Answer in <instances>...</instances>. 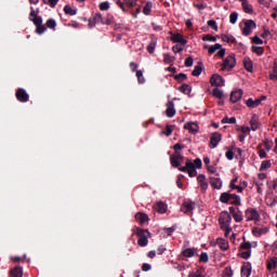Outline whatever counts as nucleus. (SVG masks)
I'll use <instances>...</instances> for the list:
<instances>
[{"label":"nucleus","mask_w":277,"mask_h":277,"mask_svg":"<svg viewBox=\"0 0 277 277\" xmlns=\"http://www.w3.org/2000/svg\"><path fill=\"white\" fill-rule=\"evenodd\" d=\"M230 222H233V216L227 211L221 212L219 216V225L221 230H224V237L228 238V236L233 233V227H230Z\"/></svg>","instance_id":"f257e3e1"},{"label":"nucleus","mask_w":277,"mask_h":277,"mask_svg":"<svg viewBox=\"0 0 277 277\" xmlns=\"http://www.w3.org/2000/svg\"><path fill=\"white\" fill-rule=\"evenodd\" d=\"M30 14H29V21H31V23H34L35 27H36V34H38L39 36H42V34H44L47 31V26H44V24H42V17L38 16V12H36V10L34 8H30Z\"/></svg>","instance_id":"f03ea898"},{"label":"nucleus","mask_w":277,"mask_h":277,"mask_svg":"<svg viewBox=\"0 0 277 277\" xmlns=\"http://www.w3.org/2000/svg\"><path fill=\"white\" fill-rule=\"evenodd\" d=\"M134 235L138 237L137 243L141 248H146V246H148V237H150V232H148V229L136 227Z\"/></svg>","instance_id":"7ed1b4c3"},{"label":"nucleus","mask_w":277,"mask_h":277,"mask_svg":"<svg viewBox=\"0 0 277 277\" xmlns=\"http://www.w3.org/2000/svg\"><path fill=\"white\" fill-rule=\"evenodd\" d=\"M245 217L247 222H261V214L259 213V210L256 208H248L245 211Z\"/></svg>","instance_id":"20e7f679"},{"label":"nucleus","mask_w":277,"mask_h":277,"mask_svg":"<svg viewBox=\"0 0 277 277\" xmlns=\"http://www.w3.org/2000/svg\"><path fill=\"white\" fill-rule=\"evenodd\" d=\"M235 66H237V58H235V54H230L224 58L222 70H233Z\"/></svg>","instance_id":"39448f33"},{"label":"nucleus","mask_w":277,"mask_h":277,"mask_svg":"<svg viewBox=\"0 0 277 277\" xmlns=\"http://www.w3.org/2000/svg\"><path fill=\"white\" fill-rule=\"evenodd\" d=\"M205 49H208V53H210V55H213V53L217 52L219 57H224V55H226V49L222 48V44L220 43H215L212 47L209 45H205Z\"/></svg>","instance_id":"423d86ee"},{"label":"nucleus","mask_w":277,"mask_h":277,"mask_svg":"<svg viewBox=\"0 0 277 277\" xmlns=\"http://www.w3.org/2000/svg\"><path fill=\"white\" fill-rule=\"evenodd\" d=\"M179 170L180 172H187L190 179H193V176H196V168L194 167V162H192L190 160H187L185 162V167H182Z\"/></svg>","instance_id":"0eeeda50"},{"label":"nucleus","mask_w":277,"mask_h":277,"mask_svg":"<svg viewBox=\"0 0 277 277\" xmlns=\"http://www.w3.org/2000/svg\"><path fill=\"white\" fill-rule=\"evenodd\" d=\"M229 213L235 222H243V212L239 208L229 207Z\"/></svg>","instance_id":"6e6552de"},{"label":"nucleus","mask_w":277,"mask_h":277,"mask_svg":"<svg viewBox=\"0 0 277 277\" xmlns=\"http://www.w3.org/2000/svg\"><path fill=\"white\" fill-rule=\"evenodd\" d=\"M222 142V133L213 132L210 136L209 148H217V144Z\"/></svg>","instance_id":"1a4fd4ad"},{"label":"nucleus","mask_w":277,"mask_h":277,"mask_svg":"<svg viewBox=\"0 0 277 277\" xmlns=\"http://www.w3.org/2000/svg\"><path fill=\"white\" fill-rule=\"evenodd\" d=\"M170 40H172L174 42V44H182V47H185V44H187V39L183 38V35L176 32H172L170 31Z\"/></svg>","instance_id":"9d476101"},{"label":"nucleus","mask_w":277,"mask_h":277,"mask_svg":"<svg viewBox=\"0 0 277 277\" xmlns=\"http://www.w3.org/2000/svg\"><path fill=\"white\" fill-rule=\"evenodd\" d=\"M15 96L19 103H27L29 101V93L25 89H17Z\"/></svg>","instance_id":"9b49d317"},{"label":"nucleus","mask_w":277,"mask_h":277,"mask_svg":"<svg viewBox=\"0 0 277 277\" xmlns=\"http://www.w3.org/2000/svg\"><path fill=\"white\" fill-rule=\"evenodd\" d=\"M252 29H256V23L252 19H248L245 22V28L242 29L243 36H250L252 34Z\"/></svg>","instance_id":"f8f14e48"},{"label":"nucleus","mask_w":277,"mask_h":277,"mask_svg":"<svg viewBox=\"0 0 277 277\" xmlns=\"http://www.w3.org/2000/svg\"><path fill=\"white\" fill-rule=\"evenodd\" d=\"M210 83L216 88H222V85H224V78L217 74H214L210 79Z\"/></svg>","instance_id":"ddd939ff"},{"label":"nucleus","mask_w":277,"mask_h":277,"mask_svg":"<svg viewBox=\"0 0 277 277\" xmlns=\"http://www.w3.org/2000/svg\"><path fill=\"white\" fill-rule=\"evenodd\" d=\"M269 233V228L267 226L253 227L252 234L254 237H263V235H267Z\"/></svg>","instance_id":"4468645a"},{"label":"nucleus","mask_w":277,"mask_h":277,"mask_svg":"<svg viewBox=\"0 0 277 277\" xmlns=\"http://www.w3.org/2000/svg\"><path fill=\"white\" fill-rule=\"evenodd\" d=\"M194 207H195L194 201H185L181 207V211L183 213H186V215H189L192 214V211H194Z\"/></svg>","instance_id":"2eb2a0df"},{"label":"nucleus","mask_w":277,"mask_h":277,"mask_svg":"<svg viewBox=\"0 0 277 277\" xmlns=\"http://www.w3.org/2000/svg\"><path fill=\"white\" fill-rule=\"evenodd\" d=\"M214 246H219L220 250H222L223 252H226L230 248V246L228 245V240L224 238H217L214 242Z\"/></svg>","instance_id":"dca6fc26"},{"label":"nucleus","mask_w":277,"mask_h":277,"mask_svg":"<svg viewBox=\"0 0 277 277\" xmlns=\"http://www.w3.org/2000/svg\"><path fill=\"white\" fill-rule=\"evenodd\" d=\"M168 118H174L176 116V109L174 108V102L169 101L167 103V110H166Z\"/></svg>","instance_id":"f3484780"},{"label":"nucleus","mask_w":277,"mask_h":277,"mask_svg":"<svg viewBox=\"0 0 277 277\" xmlns=\"http://www.w3.org/2000/svg\"><path fill=\"white\" fill-rule=\"evenodd\" d=\"M182 256H185L186 259H192L194 256H198V249L187 248L182 251Z\"/></svg>","instance_id":"a211bd4d"},{"label":"nucleus","mask_w":277,"mask_h":277,"mask_svg":"<svg viewBox=\"0 0 277 277\" xmlns=\"http://www.w3.org/2000/svg\"><path fill=\"white\" fill-rule=\"evenodd\" d=\"M197 181L200 184L201 192H207V189H209V183H207V176H205V174H199Z\"/></svg>","instance_id":"6ab92c4d"},{"label":"nucleus","mask_w":277,"mask_h":277,"mask_svg":"<svg viewBox=\"0 0 277 277\" xmlns=\"http://www.w3.org/2000/svg\"><path fill=\"white\" fill-rule=\"evenodd\" d=\"M267 97L266 96H262L261 98H256V100H252L249 98L246 103L247 107H259V105H261L262 101H265Z\"/></svg>","instance_id":"aec40b11"},{"label":"nucleus","mask_w":277,"mask_h":277,"mask_svg":"<svg viewBox=\"0 0 277 277\" xmlns=\"http://www.w3.org/2000/svg\"><path fill=\"white\" fill-rule=\"evenodd\" d=\"M251 131H259L261 129V122L259 121V116L253 115L250 120Z\"/></svg>","instance_id":"412c9836"},{"label":"nucleus","mask_w":277,"mask_h":277,"mask_svg":"<svg viewBox=\"0 0 277 277\" xmlns=\"http://www.w3.org/2000/svg\"><path fill=\"white\" fill-rule=\"evenodd\" d=\"M184 129H186V131H189V133L196 134L198 132V123L196 122H187L186 124H184Z\"/></svg>","instance_id":"4be33fe9"},{"label":"nucleus","mask_w":277,"mask_h":277,"mask_svg":"<svg viewBox=\"0 0 277 277\" xmlns=\"http://www.w3.org/2000/svg\"><path fill=\"white\" fill-rule=\"evenodd\" d=\"M183 159L184 158L181 156V154L172 156L170 159L171 166H173V168H179V166H181V163H183Z\"/></svg>","instance_id":"5701e85b"},{"label":"nucleus","mask_w":277,"mask_h":277,"mask_svg":"<svg viewBox=\"0 0 277 277\" xmlns=\"http://www.w3.org/2000/svg\"><path fill=\"white\" fill-rule=\"evenodd\" d=\"M241 277H250L252 274V265L250 263L245 264L240 271Z\"/></svg>","instance_id":"b1692460"},{"label":"nucleus","mask_w":277,"mask_h":277,"mask_svg":"<svg viewBox=\"0 0 277 277\" xmlns=\"http://www.w3.org/2000/svg\"><path fill=\"white\" fill-rule=\"evenodd\" d=\"M210 185L214 189H222V180L220 177L212 176L210 177Z\"/></svg>","instance_id":"393cba45"},{"label":"nucleus","mask_w":277,"mask_h":277,"mask_svg":"<svg viewBox=\"0 0 277 277\" xmlns=\"http://www.w3.org/2000/svg\"><path fill=\"white\" fill-rule=\"evenodd\" d=\"M243 96V91L242 90H237V91H234L232 92L230 94V101L233 103H237L239 101H241V97Z\"/></svg>","instance_id":"a878e982"},{"label":"nucleus","mask_w":277,"mask_h":277,"mask_svg":"<svg viewBox=\"0 0 277 277\" xmlns=\"http://www.w3.org/2000/svg\"><path fill=\"white\" fill-rule=\"evenodd\" d=\"M135 220L136 222H140L142 226L148 223V216L146 215V213H142V212L136 213Z\"/></svg>","instance_id":"bb28decb"},{"label":"nucleus","mask_w":277,"mask_h":277,"mask_svg":"<svg viewBox=\"0 0 277 277\" xmlns=\"http://www.w3.org/2000/svg\"><path fill=\"white\" fill-rule=\"evenodd\" d=\"M221 40L223 42H227V44H235L237 42L235 37H233V35H228V34L221 35Z\"/></svg>","instance_id":"cd10ccee"},{"label":"nucleus","mask_w":277,"mask_h":277,"mask_svg":"<svg viewBox=\"0 0 277 277\" xmlns=\"http://www.w3.org/2000/svg\"><path fill=\"white\" fill-rule=\"evenodd\" d=\"M229 203L235 205L236 207H241V197L238 195L232 194L229 197Z\"/></svg>","instance_id":"c85d7f7f"},{"label":"nucleus","mask_w":277,"mask_h":277,"mask_svg":"<svg viewBox=\"0 0 277 277\" xmlns=\"http://www.w3.org/2000/svg\"><path fill=\"white\" fill-rule=\"evenodd\" d=\"M242 2V9L246 14H252L254 12V9L252 8V4L248 3V0H240Z\"/></svg>","instance_id":"c756f323"},{"label":"nucleus","mask_w":277,"mask_h":277,"mask_svg":"<svg viewBox=\"0 0 277 277\" xmlns=\"http://www.w3.org/2000/svg\"><path fill=\"white\" fill-rule=\"evenodd\" d=\"M10 277H23V267L16 266L11 269Z\"/></svg>","instance_id":"7c9ffc66"},{"label":"nucleus","mask_w":277,"mask_h":277,"mask_svg":"<svg viewBox=\"0 0 277 277\" xmlns=\"http://www.w3.org/2000/svg\"><path fill=\"white\" fill-rule=\"evenodd\" d=\"M174 132V126L167 124L166 130L160 131V135H166L167 137H170L172 133Z\"/></svg>","instance_id":"2f4dec72"},{"label":"nucleus","mask_w":277,"mask_h":277,"mask_svg":"<svg viewBox=\"0 0 277 277\" xmlns=\"http://www.w3.org/2000/svg\"><path fill=\"white\" fill-rule=\"evenodd\" d=\"M64 13L67 14L68 16H75L77 14V9L72 8L69 4H66L64 6Z\"/></svg>","instance_id":"473e14b6"},{"label":"nucleus","mask_w":277,"mask_h":277,"mask_svg":"<svg viewBox=\"0 0 277 277\" xmlns=\"http://www.w3.org/2000/svg\"><path fill=\"white\" fill-rule=\"evenodd\" d=\"M156 211H158V213H166V211H168V206L163 203V201H159L156 205Z\"/></svg>","instance_id":"72a5a7b5"},{"label":"nucleus","mask_w":277,"mask_h":277,"mask_svg":"<svg viewBox=\"0 0 277 277\" xmlns=\"http://www.w3.org/2000/svg\"><path fill=\"white\" fill-rule=\"evenodd\" d=\"M150 12H153V3L150 1H147L145 6L143 8V14H145V16H150Z\"/></svg>","instance_id":"f704fd0d"},{"label":"nucleus","mask_w":277,"mask_h":277,"mask_svg":"<svg viewBox=\"0 0 277 277\" xmlns=\"http://www.w3.org/2000/svg\"><path fill=\"white\" fill-rule=\"evenodd\" d=\"M48 29H52V31H55L57 29V22L53 18H49L45 23Z\"/></svg>","instance_id":"c9c22d12"},{"label":"nucleus","mask_w":277,"mask_h":277,"mask_svg":"<svg viewBox=\"0 0 277 277\" xmlns=\"http://www.w3.org/2000/svg\"><path fill=\"white\" fill-rule=\"evenodd\" d=\"M230 196H232V194H229V193L221 194L220 202H223V205H227V202H230Z\"/></svg>","instance_id":"e433bc0d"},{"label":"nucleus","mask_w":277,"mask_h":277,"mask_svg":"<svg viewBox=\"0 0 277 277\" xmlns=\"http://www.w3.org/2000/svg\"><path fill=\"white\" fill-rule=\"evenodd\" d=\"M272 168V161L271 160H264L261 163L260 172H265V170H269Z\"/></svg>","instance_id":"4c0bfd02"},{"label":"nucleus","mask_w":277,"mask_h":277,"mask_svg":"<svg viewBox=\"0 0 277 277\" xmlns=\"http://www.w3.org/2000/svg\"><path fill=\"white\" fill-rule=\"evenodd\" d=\"M243 66H245L246 70H248V72H252L253 64H252V61L250 58H245L243 60Z\"/></svg>","instance_id":"58836bf2"},{"label":"nucleus","mask_w":277,"mask_h":277,"mask_svg":"<svg viewBox=\"0 0 277 277\" xmlns=\"http://www.w3.org/2000/svg\"><path fill=\"white\" fill-rule=\"evenodd\" d=\"M96 23H103V14L101 13H96L94 16H93V19L90 21V25H96Z\"/></svg>","instance_id":"ea45409f"},{"label":"nucleus","mask_w":277,"mask_h":277,"mask_svg":"<svg viewBox=\"0 0 277 277\" xmlns=\"http://www.w3.org/2000/svg\"><path fill=\"white\" fill-rule=\"evenodd\" d=\"M276 267H277V258H273V259L268 260L267 269H269V272H272V269H276Z\"/></svg>","instance_id":"a19ab883"},{"label":"nucleus","mask_w":277,"mask_h":277,"mask_svg":"<svg viewBox=\"0 0 277 277\" xmlns=\"http://www.w3.org/2000/svg\"><path fill=\"white\" fill-rule=\"evenodd\" d=\"M114 3H116V5H118V8H120V10H122V12L124 14H127L129 12V9H127L124 2H122V0H113Z\"/></svg>","instance_id":"79ce46f5"},{"label":"nucleus","mask_w":277,"mask_h":277,"mask_svg":"<svg viewBox=\"0 0 277 277\" xmlns=\"http://www.w3.org/2000/svg\"><path fill=\"white\" fill-rule=\"evenodd\" d=\"M180 92H182V94H190L192 93V87L189 84H182L179 88Z\"/></svg>","instance_id":"37998d69"},{"label":"nucleus","mask_w":277,"mask_h":277,"mask_svg":"<svg viewBox=\"0 0 277 277\" xmlns=\"http://www.w3.org/2000/svg\"><path fill=\"white\" fill-rule=\"evenodd\" d=\"M269 79L277 81V60L274 62L273 72L269 75Z\"/></svg>","instance_id":"c03bdc74"},{"label":"nucleus","mask_w":277,"mask_h":277,"mask_svg":"<svg viewBox=\"0 0 277 277\" xmlns=\"http://www.w3.org/2000/svg\"><path fill=\"white\" fill-rule=\"evenodd\" d=\"M157 49V40H151L150 43L147 47L148 53L153 54L155 53V50Z\"/></svg>","instance_id":"a18cd8bd"},{"label":"nucleus","mask_w":277,"mask_h":277,"mask_svg":"<svg viewBox=\"0 0 277 277\" xmlns=\"http://www.w3.org/2000/svg\"><path fill=\"white\" fill-rule=\"evenodd\" d=\"M101 12H107L109 8H111V4L108 1L101 2L98 5Z\"/></svg>","instance_id":"49530a36"},{"label":"nucleus","mask_w":277,"mask_h":277,"mask_svg":"<svg viewBox=\"0 0 277 277\" xmlns=\"http://www.w3.org/2000/svg\"><path fill=\"white\" fill-rule=\"evenodd\" d=\"M236 122H237V118H235V117H230V118L224 117L222 119L223 124H235Z\"/></svg>","instance_id":"de8ad7c7"},{"label":"nucleus","mask_w":277,"mask_h":277,"mask_svg":"<svg viewBox=\"0 0 277 277\" xmlns=\"http://www.w3.org/2000/svg\"><path fill=\"white\" fill-rule=\"evenodd\" d=\"M253 183L258 189V194H260V196H263V182L254 180Z\"/></svg>","instance_id":"09e8293b"},{"label":"nucleus","mask_w":277,"mask_h":277,"mask_svg":"<svg viewBox=\"0 0 277 277\" xmlns=\"http://www.w3.org/2000/svg\"><path fill=\"white\" fill-rule=\"evenodd\" d=\"M212 95L214 96V98H224V92L220 89H214L212 91Z\"/></svg>","instance_id":"8fccbe9b"},{"label":"nucleus","mask_w":277,"mask_h":277,"mask_svg":"<svg viewBox=\"0 0 277 277\" xmlns=\"http://www.w3.org/2000/svg\"><path fill=\"white\" fill-rule=\"evenodd\" d=\"M192 75L193 77H200L202 75V67L200 65L195 66Z\"/></svg>","instance_id":"3c124183"},{"label":"nucleus","mask_w":277,"mask_h":277,"mask_svg":"<svg viewBox=\"0 0 277 277\" xmlns=\"http://www.w3.org/2000/svg\"><path fill=\"white\" fill-rule=\"evenodd\" d=\"M203 42H217V38L211 35H205L202 37Z\"/></svg>","instance_id":"603ef678"},{"label":"nucleus","mask_w":277,"mask_h":277,"mask_svg":"<svg viewBox=\"0 0 277 277\" xmlns=\"http://www.w3.org/2000/svg\"><path fill=\"white\" fill-rule=\"evenodd\" d=\"M272 146H274V143L269 141V138L264 140V147L266 153H269L272 150Z\"/></svg>","instance_id":"864d4df0"},{"label":"nucleus","mask_w":277,"mask_h":277,"mask_svg":"<svg viewBox=\"0 0 277 277\" xmlns=\"http://www.w3.org/2000/svg\"><path fill=\"white\" fill-rule=\"evenodd\" d=\"M136 77H137L138 83H146V79L144 78V71L136 70Z\"/></svg>","instance_id":"5fc2aeb1"},{"label":"nucleus","mask_w":277,"mask_h":277,"mask_svg":"<svg viewBox=\"0 0 277 277\" xmlns=\"http://www.w3.org/2000/svg\"><path fill=\"white\" fill-rule=\"evenodd\" d=\"M239 18V14L237 12H233L230 15H229V23L232 25H235V23H237V19Z\"/></svg>","instance_id":"6e6d98bb"},{"label":"nucleus","mask_w":277,"mask_h":277,"mask_svg":"<svg viewBox=\"0 0 277 277\" xmlns=\"http://www.w3.org/2000/svg\"><path fill=\"white\" fill-rule=\"evenodd\" d=\"M199 262L200 263H209V253L202 252L199 256Z\"/></svg>","instance_id":"4d7b16f0"},{"label":"nucleus","mask_w":277,"mask_h":277,"mask_svg":"<svg viewBox=\"0 0 277 277\" xmlns=\"http://www.w3.org/2000/svg\"><path fill=\"white\" fill-rule=\"evenodd\" d=\"M126 8H135L137 5V0H124Z\"/></svg>","instance_id":"13d9d810"},{"label":"nucleus","mask_w":277,"mask_h":277,"mask_svg":"<svg viewBox=\"0 0 277 277\" xmlns=\"http://www.w3.org/2000/svg\"><path fill=\"white\" fill-rule=\"evenodd\" d=\"M252 52L256 55H263V53H265V50L263 49V47H252Z\"/></svg>","instance_id":"bf43d9fd"},{"label":"nucleus","mask_w":277,"mask_h":277,"mask_svg":"<svg viewBox=\"0 0 277 277\" xmlns=\"http://www.w3.org/2000/svg\"><path fill=\"white\" fill-rule=\"evenodd\" d=\"M183 49H185V45H183L181 43L172 47L173 53H181L183 51Z\"/></svg>","instance_id":"052dcab7"},{"label":"nucleus","mask_w":277,"mask_h":277,"mask_svg":"<svg viewBox=\"0 0 277 277\" xmlns=\"http://www.w3.org/2000/svg\"><path fill=\"white\" fill-rule=\"evenodd\" d=\"M223 277H233V268L232 267H225L223 271Z\"/></svg>","instance_id":"680f3d73"},{"label":"nucleus","mask_w":277,"mask_h":277,"mask_svg":"<svg viewBox=\"0 0 277 277\" xmlns=\"http://www.w3.org/2000/svg\"><path fill=\"white\" fill-rule=\"evenodd\" d=\"M188 277H205L202 269H197L196 272L189 273Z\"/></svg>","instance_id":"e2e57ef3"},{"label":"nucleus","mask_w":277,"mask_h":277,"mask_svg":"<svg viewBox=\"0 0 277 277\" xmlns=\"http://www.w3.org/2000/svg\"><path fill=\"white\" fill-rule=\"evenodd\" d=\"M193 164H194L195 170H196V168L198 170H200V168H202V160L200 158H196L195 161L193 162Z\"/></svg>","instance_id":"0e129e2a"},{"label":"nucleus","mask_w":277,"mask_h":277,"mask_svg":"<svg viewBox=\"0 0 277 277\" xmlns=\"http://www.w3.org/2000/svg\"><path fill=\"white\" fill-rule=\"evenodd\" d=\"M241 250H247V251H251L252 250V243L250 242H243L241 246H240Z\"/></svg>","instance_id":"69168bd1"},{"label":"nucleus","mask_w":277,"mask_h":277,"mask_svg":"<svg viewBox=\"0 0 277 277\" xmlns=\"http://www.w3.org/2000/svg\"><path fill=\"white\" fill-rule=\"evenodd\" d=\"M251 255H252V251H242L240 253L241 259H248Z\"/></svg>","instance_id":"338daca9"},{"label":"nucleus","mask_w":277,"mask_h":277,"mask_svg":"<svg viewBox=\"0 0 277 277\" xmlns=\"http://www.w3.org/2000/svg\"><path fill=\"white\" fill-rule=\"evenodd\" d=\"M271 189L277 194V179H274L272 182Z\"/></svg>","instance_id":"774afa93"}]
</instances>
